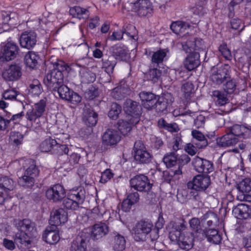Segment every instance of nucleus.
Returning <instances> with one entry per match:
<instances>
[{
  "label": "nucleus",
  "mask_w": 251,
  "mask_h": 251,
  "mask_svg": "<svg viewBox=\"0 0 251 251\" xmlns=\"http://www.w3.org/2000/svg\"><path fill=\"white\" fill-rule=\"evenodd\" d=\"M132 155L134 161L138 163H141V143L140 141H136L132 151Z\"/></svg>",
  "instance_id": "nucleus-56"
},
{
  "label": "nucleus",
  "mask_w": 251,
  "mask_h": 251,
  "mask_svg": "<svg viewBox=\"0 0 251 251\" xmlns=\"http://www.w3.org/2000/svg\"><path fill=\"white\" fill-rule=\"evenodd\" d=\"M228 131L234 136L238 138L239 141L248 138L250 134V131L246 126L237 124L234 125L230 127Z\"/></svg>",
  "instance_id": "nucleus-31"
},
{
  "label": "nucleus",
  "mask_w": 251,
  "mask_h": 251,
  "mask_svg": "<svg viewBox=\"0 0 251 251\" xmlns=\"http://www.w3.org/2000/svg\"><path fill=\"white\" fill-rule=\"evenodd\" d=\"M237 189L241 192L248 193L251 191V179L246 178L237 184Z\"/></svg>",
  "instance_id": "nucleus-57"
},
{
  "label": "nucleus",
  "mask_w": 251,
  "mask_h": 251,
  "mask_svg": "<svg viewBox=\"0 0 251 251\" xmlns=\"http://www.w3.org/2000/svg\"><path fill=\"white\" fill-rule=\"evenodd\" d=\"M152 186L148 177L142 174V192L146 193V202L149 204H154L156 202L155 194L151 191Z\"/></svg>",
  "instance_id": "nucleus-18"
},
{
  "label": "nucleus",
  "mask_w": 251,
  "mask_h": 251,
  "mask_svg": "<svg viewBox=\"0 0 251 251\" xmlns=\"http://www.w3.org/2000/svg\"><path fill=\"white\" fill-rule=\"evenodd\" d=\"M55 140L51 137H49L42 141L39 145V150L42 152H50L51 153V150L55 143Z\"/></svg>",
  "instance_id": "nucleus-46"
},
{
  "label": "nucleus",
  "mask_w": 251,
  "mask_h": 251,
  "mask_svg": "<svg viewBox=\"0 0 251 251\" xmlns=\"http://www.w3.org/2000/svg\"><path fill=\"white\" fill-rule=\"evenodd\" d=\"M70 14L73 17L77 18L79 19H87L89 16V11L86 8H82L80 6H74L70 8Z\"/></svg>",
  "instance_id": "nucleus-39"
},
{
  "label": "nucleus",
  "mask_w": 251,
  "mask_h": 251,
  "mask_svg": "<svg viewBox=\"0 0 251 251\" xmlns=\"http://www.w3.org/2000/svg\"><path fill=\"white\" fill-rule=\"evenodd\" d=\"M43 239L50 245L56 244L60 240L59 231L44 232Z\"/></svg>",
  "instance_id": "nucleus-42"
},
{
  "label": "nucleus",
  "mask_w": 251,
  "mask_h": 251,
  "mask_svg": "<svg viewBox=\"0 0 251 251\" xmlns=\"http://www.w3.org/2000/svg\"><path fill=\"white\" fill-rule=\"evenodd\" d=\"M35 179L33 176L24 175L19 178L18 183L19 185L25 188H32L35 183Z\"/></svg>",
  "instance_id": "nucleus-48"
},
{
  "label": "nucleus",
  "mask_w": 251,
  "mask_h": 251,
  "mask_svg": "<svg viewBox=\"0 0 251 251\" xmlns=\"http://www.w3.org/2000/svg\"><path fill=\"white\" fill-rule=\"evenodd\" d=\"M248 55L244 54L238 58V65L243 72H247L249 70L250 64L248 60Z\"/></svg>",
  "instance_id": "nucleus-62"
},
{
  "label": "nucleus",
  "mask_w": 251,
  "mask_h": 251,
  "mask_svg": "<svg viewBox=\"0 0 251 251\" xmlns=\"http://www.w3.org/2000/svg\"><path fill=\"white\" fill-rule=\"evenodd\" d=\"M181 91L187 100L191 99L195 93V86L192 82L187 81L184 83L181 87Z\"/></svg>",
  "instance_id": "nucleus-43"
},
{
  "label": "nucleus",
  "mask_w": 251,
  "mask_h": 251,
  "mask_svg": "<svg viewBox=\"0 0 251 251\" xmlns=\"http://www.w3.org/2000/svg\"><path fill=\"white\" fill-rule=\"evenodd\" d=\"M166 56L167 53L165 50H158L153 52L151 57L152 62L158 65L162 63L164 60H167Z\"/></svg>",
  "instance_id": "nucleus-50"
},
{
  "label": "nucleus",
  "mask_w": 251,
  "mask_h": 251,
  "mask_svg": "<svg viewBox=\"0 0 251 251\" xmlns=\"http://www.w3.org/2000/svg\"><path fill=\"white\" fill-rule=\"evenodd\" d=\"M193 137L192 143L196 146L199 149L205 148L208 145V141L205 136L200 131L193 130L192 131Z\"/></svg>",
  "instance_id": "nucleus-35"
},
{
  "label": "nucleus",
  "mask_w": 251,
  "mask_h": 251,
  "mask_svg": "<svg viewBox=\"0 0 251 251\" xmlns=\"http://www.w3.org/2000/svg\"><path fill=\"white\" fill-rule=\"evenodd\" d=\"M110 231L108 222H100L95 224L91 227V238L97 240L106 235Z\"/></svg>",
  "instance_id": "nucleus-13"
},
{
  "label": "nucleus",
  "mask_w": 251,
  "mask_h": 251,
  "mask_svg": "<svg viewBox=\"0 0 251 251\" xmlns=\"http://www.w3.org/2000/svg\"><path fill=\"white\" fill-rule=\"evenodd\" d=\"M88 237L85 234H78L72 241L70 250L71 251H86Z\"/></svg>",
  "instance_id": "nucleus-22"
},
{
  "label": "nucleus",
  "mask_w": 251,
  "mask_h": 251,
  "mask_svg": "<svg viewBox=\"0 0 251 251\" xmlns=\"http://www.w3.org/2000/svg\"><path fill=\"white\" fill-rule=\"evenodd\" d=\"M232 213L235 217L239 219H251V206L245 203H239L233 207Z\"/></svg>",
  "instance_id": "nucleus-20"
},
{
  "label": "nucleus",
  "mask_w": 251,
  "mask_h": 251,
  "mask_svg": "<svg viewBox=\"0 0 251 251\" xmlns=\"http://www.w3.org/2000/svg\"><path fill=\"white\" fill-rule=\"evenodd\" d=\"M53 65V68L47 73V75L53 77L60 81H64V73H69L70 68L67 63L61 60H57L56 62H51Z\"/></svg>",
  "instance_id": "nucleus-10"
},
{
  "label": "nucleus",
  "mask_w": 251,
  "mask_h": 251,
  "mask_svg": "<svg viewBox=\"0 0 251 251\" xmlns=\"http://www.w3.org/2000/svg\"><path fill=\"white\" fill-rule=\"evenodd\" d=\"M24 135L19 131H12L10 133V143L15 147H18L23 143Z\"/></svg>",
  "instance_id": "nucleus-49"
},
{
  "label": "nucleus",
  "mask_w": 251,
  "mask_h": 251,
  "mask_svg": "<svg viewBox=\"0 0 251 251\" xmlns=\"http://www.w3.org/2000/svg\"><path fill=\"white\" fill-rule=\"evenodd\" d=\"M68 220V213L62 208L52 211L50 214V221L57 225L64 224Z\"/></svg>",
  "instance_id": "nucleus-27"
},
{
  "label": "nucleus",
  "mask_w": 251,
  "mask_h": 251,
  "mask_svg": "<svg viewBox=\"0 0 251 251\" xmlns=\"http://www.w3.org/2000/svg\"><path fill=\"white\" fill-rule=\"evenodd\" d=\"M22 75V69L17 64H12L2 73L3 78L6 81H14Z\"/></svg>",
  "instance_id": "nucleus-19"
},
{
  "label": "nucleus",
  "mask_w": 251,
  "mask_h": 251,
  "mask_svg": "<svg viewBox=\"0 0 251 251\" xmlns=\"http://www.w3.org/2000/svg\"><path fill=\"white\" fill-rule=\"evenodd\" d=\"M192 164L195 170L200 173H209L214 170L213 163L211 161L198 156L193 159Z\"/></svg>",
  "instance_id": "nucleus-15"
},
{
  "label": "nucleus",
  "mask_w": 251,
  "mask_h": 251,
  "mask_svg": "<svg viewBox=\"0 0 251 251\" xmlns=\"http://www.w3.org/2000/svg\"><path fill=\"white\" fill-rule=\"evenodd\" d=\"M171 241L176 242L178 246L182 250L188 251L194 245V237L192 232H184L177 237L176 240Z\"/></svg>",
  "instance_id": "nucleus-16"
},
{
  "label": "nucleus",
  "mask_w": 251,
  "mask_h": 251,
  "mask_svg": "<svg viewBox=\"0 0 251 251\" xmlns=\"http://www.w3.org/2000/svg\"><path fill=\"white\" fill-rule=\"evenodd\" d=\"M123 108L125 112L133 117L139 118L140 114L137 102L131 99H127L124 103Z\"/></svg>",
  "instance_id": "nucleus-33"
},
{
  "label": "nucleus",
  "mask_w": 251,
  "mask_h": 251,
  "mask_svg": "<svg viewBox=\"0 0 251 251\" xmlns=\"http://www.w3.org/2000/svg\"><path fill=\"white\" fill-rule=\"evenodd\" d=\"M219 219L216 213L208 211L201 218L202 226L203 228H212L218 225Z\"/></svg>",
  "instance_id": "nucleus-21"
},
{
  "label": "nucleus",
  "mask_w": 251,
  "mask_h": 251,
  "mask_svg": "<svg viewBox=\"0 0 251 251\" xmlns=\"http://www.w3.org/2000/svg\"><path fill=\"white\" fill-rule=\"evenodd\" d=\"M14 222L16 227L20 231L15 234V242L28 246L31 244V238L36 236L35 223L28 219L17 220Z\"/></svg>",
  "instance_id": "nucleus-1"
},
{
  "label": "nucleus",
  "mask_w": 251,
  "mask_h": 251,
  "mask_svg": "<svg viewBox=\"0 0 251 251\" xmlns=\"http://www.w3.org/2000/svg\"><path fill=\"white\" fill-rule=\"evenodd\" d=\"M238 141V138L234 136L229 131L223 136L218 138L216 140L217 144L219 147L225 148L233 146Z\"/></svg>",
  "instance_id": "nucleus-28"
},
{
  "label": "nucleus",
  "mask_w": 251,
  "mask_h": 251,
  "mask_svg": "<svg viewBox=\"0 0 251 251\" xmlns=\"http://www.w3.org/2000/svg\"><path fill=\"white\" fill-rule=\"evenodd\" d=\"M44 83L49 90L53 92L64 83V81H60L58 80V79L46 75L44 79Z\"/></svg>",
  "instance_id": "nucleus-38"
},
{
  "label": "nucleus",
  "mask_w": 251,
  "mask_h": 251,
  "mask_svg": "<svg viewBox=\"0 0 251 251\" xmlns=\"http://www.w3.org/2000/svg\"><path fill=\"white\" fill-rule=\"evenodd\" d=\"M183 50L188 53L184 61V66L188 71H192L197 68L201 64L200 55L198 48L195 41H187L182 44Z\"/></svg>",
  "instance_id": "nucleus-2"
},
{
  "label": "nucleus",
  "mask_w": 251,
  "mask_h": 251,
  "mask_svg": "<svg viewBox=\"0 0 251 251\" xmlns=\"http://www.w3.org/2000/svg\"><path fill=\"white\" fill-rule=\"evenodd\" d=\"M110 52L116 60L126 61L128 59V50L124 45H115L111 47Z\"/></svg>",
  "instance_id": "nucleus-23"
},
{
  "label": "nucleus",
  "mask_w": 251,
  "mask_h": 251,
  "mask_svg": "<svg viewBox=\"0 0 251 251\" xmlns=\"http://www.w3.org/2000/svg\"><path fill=\"white\" fill-rule=\"evenodd\" d=\"M117 127L119 131L123 135H126L131 129V124L123 120H119L117 123Z\"/></svg>",
  "instance_id": "nucleus-55"
},
{
  "label": "nucleus",
  "mask_w": 251,
  "mask_h": 251,
  "mask_svg": "<svg viewBox=\"0 0 251 251\" xmlns=\"http://www.w3.org/2000/svg\"><path fill=\"white\" fill-rule=\"evenodd\" d=\"M191 160L190 157L186 154L178 156L175 152L173 151L166 153L163 161L168 169H180Z\"/></svg>",
  "instance_id": "nucleus-4"
},
{
  "label": "nucleus",
  "mask_w": 251,
  "mask_h": 251,
  "mask_svg": "<svg viewBox=\"0 0 251 251\" xmlns=\"http://www.w3.org/2000/svg\"><path fill=\"white\" fill-rule=\"evenodd\" d=\"M53 92H56L61 99L69 101L72 104H77L81 100V96L72 90H71L66 85H64V83Z\"/></svg>",
  "instance_id": "nucleus-8"
},
{
  "label": "nucleus",
  "mask_w": 251,
  "mask_h": 251,
  "mask_svg": "<svg viewBox=\"0 0 251 251\" xmlns=\"http://www.w3.org/2000/svg\"><path fill=\"white\" fill-rule=\"evenodd\" d=\"M46 197L54 202H60L66 197V190L59 183L54 184L46 190Z\"/></svg>",
  "instance_id": "nucleus-9"
},
{
  "label": "nucleus",
  "mask_w": 251,
  "mask_h": 251,
  "mask_svg": "<svg viewBox=\"0 0 251 251\" xmlns=\"http://www.w3.org/2000/svg\"><path fill=\"white\" fill-rule=\"evenodd\" d=\"M113 248L115 251H123L126 248L125 237L120 234L117 233L114 237Z\"/></svg>",
  "instance_id": "nucleus-45"
},
{
  "label": "nucleus",
  "mask_w": 251,
  "mask_h": 251,
  "mask_svg": "<svg viewBox=\"0 0 251 251\" xmlns=\"http://www.w3.org/2000/svg\"><path fill=\"white\" fill-rule=\"evenodd\" d=\"M121 140V136L118 131L108 128L103 133L102 142L105 146L116 145Z\"/></svg>",
  "instance_id": "nucleus-17"
},
{
  "label": "nucleus",
  "mask_w": 251,
  "mask_h": 251,
  "mask_svg": "<svg viewBox=\"0 0 251 251\" xmlns=\"http://www.w3.org/2000/svg\"><path fill=\"white\" fill-rule=\"evenodd\" d=\"M189 225L191 229L196 233H202L203 229L201 226V221L198 218H193L189 221Z\"/></svg>",
  "instance_id": "nucleus-64"
},
{
  "label": "nucleus",
  "mask_w": 251,
  "mask_h": 251,
  "mask_svg": "<svg viewBox=\"0 0 251 251\" xmlns=\"http://www.w3.org/2000/svg\"><path fill=\"white\" fill-rule=\"evenodd\" d=\"M47 105V99L41 100L34 104V107L29 109L26 113V118L27 121L32 123L33 121L41 117L45 111Z\"/></svg>",
  "instance_id": "nucleus-11"
},
{
  "label": "nucleus",
  "mask_w": 251,
  "mask_h": 251,
  "mask_svg": "<svg viewBox=\"0 0 251 251\" xmlns=\"http://www.w3.org/2000/svg\"><path fill=\"white\" fill-rule=\"evenodd\" d=\"M161 71L157 68L151 69L147 73L144 74L145 77L149 80L155 82L158 80V78L161 75Z\"/></svg>",
  "instance_id": "nucleus-54"
},
{
  "label": "nucleus",
  "mask_w": 251,
  "mask_h": 251,
  "mask_svg": "<svg viewBox=\"0 0 251 251\" xmlns=\"http://www.w3.org/2000/svg\"><path fill=\"white\" fill-rule=\"evenodd\" d=\"M157 126L159 128L163 129L171 133L177 132L180 130L176 123L174 122L168 123L163 118H160L158 120Z\"/></svg>",
  "instance_id": "nucleus-36"
},
{
  "label": "nucleus",
  "mask_w": 251,
  "mask_h": 251,
  "mask_svg": "<svg viewBox=\"0 0 251 251\" xmlns=\"http://www.w3.org/2000/svg\"><path fill=\"white\" fill-rule=\"evenodd\" d=\"M230 66L228 64H225L218 67L214 66L212 67L210 75L211 81L216 84H221L226 80L230 79L229 69Z\"/></svg>",
  "instance_id": "nucleus-5"
},
{
  "label": "nucleus",
  "mask_w": 251,
  "mask_h": 251,
  "mask_svg": "<svg viewBox=\"0 0 251 251\" xmlns=\"http://www.w3.org/2000/svg\"><path fill=\"white\" fill-rule=\"evenodd\" d=\"M143 234H145V241L152 244L159 237L158 229L153 227L152 223L149 220L142 221V235Z\"/></svg>",
  "instance_id": "nucleus-14"
},
{
  "label": "nucleus",
  "mask_w": 251,
  "mask_h": 251,
  "mask_svg": "<svg viewBox=\"0 0 251 251\" xmlns=\"http://www.w3.org/2000/svg\"><path fill=\"white\" fill-rule=\"evenodd\" d=\"M69 197L77 204L79 206L82 204L85 199L86 192L85 189L82 187L79 186L76 188H73L70 191L68 194Z\"/></svg>",
  "instance_id": "nucleus-29"
},
{
  "label": "nucleus",
  "mask_w": 251,
  "mask_h": 251,
  "mask_svg": "<svg viewBox=\"0 0 251 251\" xmlns=\"http://www.w3.org/2000/svg\"><path fill=\"white\" fill-rule=\"evenodd\" d=\"M201 234L208 242L215 245L220 244L222 239L218 230L214 227L203 228Z\"/></svg>",
  "instance_id": "nucleus-24"
},
{
  "label": "nucleus",
  "mask_w": 251,
  "mask_h": 251,
  "mask_svg": "<svg viewBox=\"0 0 251 251\" xmlns=\"http://www.w3.org/2000/svg\"><path fill=\"white\" fill-rule=\"evenodd\" d=\"M19 42L22 48L32 50L37 42V34L30 30L23 32L20 35Z\"/></svg>",
  "instance_id": "nucleus-12"
},
{
  "label": "nucleus",
  "mask_w": 251,
  "mask_h": 251,
  "mask_svg": "<svg viewBox=\"0 0 251 251\" xmlns=\"http://www.w3.org/2000/svg\"><path fill=\"white\" fill-rule=\"evenodd\" d=\"M128 92V90L127 88L120 86L113 89L111 95L114 99L121 100L126 97Z\"/></svg>",
  "instance_id": "nucleus-47"
},
{
  "label": "nucleus",
  "mask_w": 251,
  "mask_h": 251,
  "mask_svg": "<svg viewBox=\"0 0 251 251\" xmlns=\"http://www.w3.org/2000/svg\"><path fill=\"white\" fill-rule=\"evenodd\" d=\"M174 98L170 93H166L161 96H158L155 105L156 112L159 115L165 114L170 111Z\"/></svg>",
  "instance_id": "nucleus-6"
},
{
  "label": "nucleus",
  "mask_w": 251,
  "mask_h": 251,
  "mask_svg": "<svg viewBox=\"0 0 251 251\" xmlns=\"http://www.w3.org/2000/svg\"><path fill=\"white\" fill-rule=\"evenodd\" d=\"M158 96L150 92L142 91V106L150 110L155 106Z\"/></svg>",
  "instance_id": "nucleus-32"
},
{
  "label": "nucleus",
  "mask_w": 251,
  "mask_h": 251,
  "mask_svg": "<svg viewBox=\"0 0 251 251\" xmlns=\"http://www.w3.org/2000/svg\"><path fill=\"white\" fill-rule=\"evenodd\" d=\"M81 82L89 83L94 82L96 79L95 74L89 71L84 70L80 72Z\"/></svg>",
  "instance_id": "nucleus-60"
},
{
  "label": "nucleus",
  "mask_w": 251,
  "mask_h": 251,
  "mask_svg": "<svg viewBox=\"0 0 251 251\" xmlns=\"http://www.w3.org/2000/svg\"><path fill=\"white\" fill-rule=\"evenodd\" d=\"M25 169L24 174L30 176H33L34 178H37L40 173V170L37 166L35 160L31 159H27L25 161L23 165Z\"/></svg>",
  "instance_id": "nucleus-30"
},
{
  "label": "nucleus",
  "mask_w": 251,
  "mask_h": 251,
  "mask_svg": "<svg viewBox=\"0 0 251 251\" xmlns=\"http://www.w3.org/2000/svg\"><path fill=\"white\" fill-rule=\"evenodd\" d=\"M122 107L121 105L117 103H112L111 105L110 109L108 112V117L113 120H116L119 115L121 112Z\"/></svg>",
  "instance_id": "nucleus-59"
},
{
  "label": "nucleus",
  "mask_w": 251,
  "mask_h": 251,
  "mask_svg": "<svg viewBox=\"0 0 251 251\" xmlns=\"http://www.w3.org/2000/svg\"><path fill=\"white\" fill-rule=\"evenodd\" d=\"M39 58V56L34 52L29 51L25 56L24 62L27 67L34 69L38 64Z\"/></svg>",
  "instance_id": "nucleus-37"
},
{
  "label": "nucleus",
  "mask_w": 251,
  "mask_h": 251,
  "mask_svg": "<svg viewBox=\"0 0 251 251\" xmlns=\"http://www.w3.org/2000/svg\"><path fill=\"white\" fill-rule=\"evenodd\" d=\"M123 32L128 36L131 37L132 39L137 40L138 31L135 26L130 24H125L123 26Z\"/></svg>",
  "instance_id": "nucleus-52"
},
{
  "label": "nucleus",
  "mask_w": 251,
  "mask_h": 251,
  "mask_svg": "<svg viewBox=\"0 0 251 251\" xmlns=\"http://www.w3.org/2000/svg\"><path fill=\"white\" fill-rule=\"evenodd\" d=\"M20 49L15 43L8 42L1 47L0 51V62L9 61L17 57Z\"/></svg>",
  "instance_id": "nucleus-7"
},
{
  "label": "nucleus",
  "mask_w": 251,
  "mask_h": 251,
  "mask_svg": "<svg viewBox=\"0 0 251 251\" xmlns=\"http://www.w3.org/2000/svg\"><path fill=\"white\" fill-rule=\"evenodd\" d=\"M182 172L180 169H170L169 171H164L163 172V178L165 181L167 183H170L174 177L178 178L177 176L182 175Z\"/></svg>",
  "instance_id": "nucleus-44"
},
{
  "label": "nucleus",
  "mask_w": 251,
  "mask_h": 251,
  "mask_svg": "<svg viewBox=\"0 0 251 251\" xmlns=\"http://www.w3.org/2000/svg\"><path fill=\"white\" fill-rule=\"evenodd\" d=\"M211 183L209 176L197 175L187 183V186L188 189L191 190L190 193L193 196L194 199L198 200L200 198L199 193L206 192Z\"/></svg>",
  "instance_id": "nucleus-3"
},
{
  "label": "nucleus",
  "mask_w": 251,
  "mask_h": 251,
  "mask_svg": "<svg viewBox=\"0 0 251 251\" xmlns=\"http://www.w3.org/2000/svg\"><path fill=\"white\" fill-rule=\"evenodd\" d=\"M98 114L93 108L85 106L83 113V121L88 126H95L98 122Z\"/></svg>",
  "instance_id": "nucleus-26"
},
{
  "label": "nucleus",
  "mask_w": 251,
  "mask_h": 251,
  "mask_svg": "<svg viewBox=\"0 0 251 251\" xmlns=\"http://www.w3.org/2000/svg\"><path fill=\"white\" fill-rule=\"evenodd\" d=\"M69 151L68 146L62 144L61 141L57 138L55 140V143L53 147V150H51V154L58 156L63 155L67 154Z\"/></svg>",
  "instance_id": "nucleus-40"
},
{
  "label": "nucleus",
  "mask_w": 251,
  "mask_h": 251,
  "mask_svg": "<svg viewBox=\"0 0 251 251\" xmlns=\"http://www.w3.org/2000/svg\"><path fill=\"white\" fill-rule=\"evenodd\" d=\"M185 223V221L182 220L181 222L173 223L172 229L169 234V237L171 240H176L179 236L184 233L182 231L186 228Z\"/></svg>",
  "instance_id": "nucleus-34"
},
{
  "label": "nucleus",
  "mask_w": 251,
  "mask_h": 251,
  "mask_svg": "<svg viewBox=\"0 0 251 251\" xmlns=\"http://www.w3.org/2000/svg\"><path fill=\"white\" fill-rule=\"evenodd\" d=\"M191 25L187 22L177 21L174 22L170 25V28L175 34L183 36L188 33Z\"/></svg>",
  "instance_id": "nucleus-25"
},
{
  "label": "nucleus",
  "mask_w": 251,
  "mask_h": 251,
  "mask_svg": "<svg viewBox=\"0 0 251 251\" xmlns=\"http://www.w3.org/2000/svg\"><path fill=\"white\" fill-rule=\"evenodd\" d=\"M213 96L216 98V104L218 106H223L228 102V99L226 96L223 92L215 90L213 92Z\"/></svg>",
  "instance_id": "nucleus-53"
},
{
  "label": "nucleus",
  "mask_w": 251,
  "mask_h": 251,
  "mask_svg": "<svg viewBox=\"0 0 251 251\" xmlns=\"http://www.w3.org/2000/svg\"><path fill=\"white\" fill-rule=\"evenodd\" d=\"M102 68L105 69V72L109 75L113 72L115 66L117 64L116 60L111 56L107 58L102 59Z\"/></svg>",
  "instance_id": "nucleus-41"
},
{
  "label": "nucleus",
  "mask_w": 251,
  "mask_h": 251,
  "mask_svg": "<svg viewBox=\"0 0 251 251\" xmlns=\"http://www.w3.org/2000/svg\"><path fill=\"white\" fill-rule=\"evenodd\" d=\"M218 50L226 60H230L231 59V51L227 48L226 43L223 42L221 44L218 48Z\"/></svg>",
  "instance_id": "nucleus-63"
},
{
  "label": "nucleus",
  "mask_w": 251,
  "mask_h": 251,
  "mask_svg": "<svg viewBox=\"0 0 251 251\" xmlns=\"http://www.w3.org/2000/svg\"><path fill=\"white\" fill-rule=\"evenodd\" d=\"M14 182L12 179L4 176L0 178V188L4 189L7 192L11 191L14 188Z\"/></svg>",
  "instance_id": "nucleus-51"
},
{
  "label": "nucleus",
  "mask_w": 251,
  "mask_h": 251,
  "mask_svg": "<svg viewBox=\"0 0 251 251\" xmlns=\"http://www.w3.org/2000/svg\"><path fill=\"white\" fill-rule=\"evenodd\" d=\"M62 201V204L66 209L75 210L79 207L74 200L69 197L68 194L67 197L64 198Z\"/></svg>",
  "instance_id": "nucleus-61"
},
{
  "label": "nucleus",
  "mask_w": 251,
  "mask_h": 251,
  "mask_svg": "<svg viewBox=\"0 0 251 251\" xmlns=\"http://www.w3.org/2000/svg\"><path fill=\"white\" fill-rule=\"evenodd\" d=\"M29 91L33 95H39L43 91L42 85L38 79H34L29 85Z\"/></svg>",
  "instance_id": "nucleus-58"
}]
</instances>
